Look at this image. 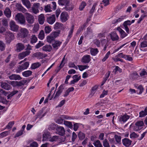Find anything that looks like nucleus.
Listing matches in <instances>:
<instances>
[{
	"label": "nucleus",
	"mask_w": 147,
	"mask_h": 147,
	"mask_svg": "<svg viewBox=\"0 0 147 147\" xmlns=\"http://www.w3.org/2000/svg\"><path fill=\"white\" fill-rule=\"evenodd\" d=\"M29 34L28 30L26 28H21L17 34V37L20 39H24L27 37Z\"/></svg>",
	"instance_id": "obj_1"
},
{
	"label": "nucleus",
	"mask_w": 147,
	"mask_h": 147,
	"mask_svg": "<svg viewBox=\"0 0 147 147\" xmlns=\"http://www.w3.org/2000/svg\"><path fill=\"white\" fill-rule=\"evenodd\" d=\"M15 20L21 24H24L26 22L24 16L21 13H18L16 15Z\"/></svg>",
	"instance_id": "obj_2"
},
{
	"label": "nucleus",
	"mask_w": 147,
	"mask_h": 147,
	"mask_svg": "<svg viewBox=\"0 0 147 147\" xmlns=\"http://www.w3.org/2000/svg\"><path fill=\"white\" fill-rule=\"evenodd\" d=\"M70 3V0H58V3L59 5L65 6L66 10H72L73 7L72 6L68 7Z\"/></svg>",
	"instance_id": "obj_3"
},
{
	"label": "nucleus",
	"mask_w": 147,
	"mask_h": 147,
	"mask_svg": "<svg viewBox=\"0 0 147 147\" xmlns=\"http://www.w3.org/2000/svg\"><path fill=\"white\" fill-rule=\"evenodd\" d=\"M29 63L28 62H25L23 64L18 65L16 70L17 73L21 72L22 71L26 69L29 67Z\"/></svg>",
	"instance_id": "obj_4"
},
{
	"label": "nucleus",
	"mask_w": 147,
	"mask_h": 147,
	"mask_svg": "<svg viewBox=\"0 0 147 147\" xmlns=\"http://www.w3.org/2000/svg\"><path fill=\"white\" fill-rule=\"evenodd\" d=\"M15 38L14 34L10 31H7L5 34V40L7 43H9Z\"/></svg>",
	"instance_id": "obj_5"
},
{
	"label": "nucleus",
	"mask_w": 147,
	"mask_h": 147,
	"mask_svg": "<svg viewBox=\"0 0 147 147\" xmlns=\"http://www.w3.org/2000/svg\"><path fill=\"white\" fill-rule=\"evenodd\" d=\"M9 26L10 30L16 32L18 30L19 26L16 24L14 21L13 20L10 21L9 23Z\"/></svg>",
	"instance_id": "obj_6"
},
{
	"label": "nucleus",
	"mask_w": 147,
	"mask_h": 147,
	"mask_svg": "<svg viewBox=\"0 0 147 147\" xmlns=\"http://www.w3.org/2000/svg\"><path fill=\"white\" fill-rule=\"evenodd\" d=\"M143 121H137L135 124L134 127V130L135 131H138L142 128V126L144 125Z\"/></svg>",
	"instance_id": "obj_7"
},
{
	"label": "nucleus",
	"mask_w": 147,
	"mask_h": 147,
	"mask_svg": "<svg viewBox=\"0 0 147 147\" xmlns=\"http://www.w3.org/2000/svg\"><path fill=\"white\" fill-rule=\"evenodd\" d=\"M25 15L26 20L30 24L33 23L34 20V16L28 12L26 13Z\"/></svg>",
	"instance_id": "obj_8"
},
{
	"label": "nucleus",
	"mask_w": 147,
	"mask_h": 147,
	"mask_svg": "<svg viewBox=\"0 0 147 147\" xmlns=\"http://www.w3.org/2000/svg\"><path fill=\"white\" fill-rule=\"evenodd\" d=\"M69 18L67 12H62L60 16V19L61 22H65L67 21Z\"/></svg>",
	"instance_id": "obj_9"
},
{
	"label": "nucleus",
	"mask_w": 147,
	"mask_h": 147,
	"mask_svg": "<svg viewBox=\"0 0 147 147\" xmlns=\"http://www.w3.org/2000/svg\"><path fill=\"white\" fill-rule=\"evenodd\" d=\"M56 130L57 133L60 135L63 136L65 134V130L63 127L57 126Z\"/></svg>",
	"instance_id": "obj_10"
},
{
	"label": "nucleus",
	"mask_w": 147,
	"mask_h": 147,
	"mask_svg": "<svg viewBox=\"0 0 147 147\" xmlns=\"http://www.w3.org/2000/svg\"><path fill=\"white\" fill-rule=\"evenodd\" d=\"M30 53V51L26 50L25 51L20 53L18 56V59H22L26 56L29 55Z\"/></svg>",
	"instance_id": "obj_11"
},
{
	"label": "nucleus",
	"mask_w": 147,
	"mask_h": 147,
	"mask_svg": "<svg viewBox=\"0 0 147 147\" xmlns=\"http://www.w3.org/2000/svg\"><path fill=\"white\" fill-rule=\"evenodd\" d=\"M47 55L43 54L41 52H37L34 53L32 55L33 57H35L38 59H42L47 56Z\"/></svg>",
	"instance_id": "obj_12"
},
{
	"label": "nucleus",
	"mask_w": 147,
	"mask_h": 147,
	"mask_svg": "<svg viewBox=\"0 0 147 147\" xmlns=\"http://www.w3.org/2000/svg\"><path fill=\"white\" fill-rule=\"evenodd\" d=\"M39 5L40 4L39 3H34L32 7V12L35 14H36L38 13L39 12L38 9L39 7Z\"/></svg>",
	"instance_id": "obj_13"
},
{
	"label": "nucleus",
	"mask_w": 147,
	"mask_h": 147,
	"mask_svg": "<svg viewBox=\"0 0 147 147\" xmlns=\"http://www.w3.org/2000/svg\"><path fill=\"white\" fill-rule=\"evenodd\" d=\"M47 20L49 24L51 25L53 24L56 20L55 15H52L48 17L47 18Z\"/></svg>",
	"instance_id": "obj_14"
},
{
	"label": "nucleus",
	"mask_w": 147,
	"mask_h": 147,
	"mask_svg": "<svg viewBox=\"0 0 147 147\" xmlns=\"http://www.w3.org/2000/svg\"><path fill=\"white\" fill-rule=\"evenodd\" d=\"M109 35L113 41L118 40L119 39V36L115 32H111L109 34Z\"/></svg>",
	"instance_id": "obj_15"
},
{
	"label": "nucleus",
	"mask_w": 147,
	"mask_h": 147,
	"mask_svg": "<svg viewBox=\"0 0 147 147\" xmlns=\"http://www.w3.org/2000/svg\"><path fill=\"white\" fill-rule=\"evenodd\" d=\"M130 116L125 114L123 116H121L119 118V121L121 123L125 122L129 118Z\"/></svg>",
	"instance_id": "obj_16"
},
{
	"label": "nucleus",
	"mask_w": 147,
	"mask_h": 147,
	"mask_svg": "<svg viewBox=\"0 0 147 147\" xmlns=\"http://www.w3.org/2000/svg\"><path fill=\"white\" fill-rule=\"evenodd\" d=\"M90 60V56L87 55H84L81 59L82 62L85 63H89Z\"/></svg>",
	"instance_id": "obj_17"
},
{
	"label": "nucleus",
	"mask_w": 147,
	"mask_h": 147,
	"mask_svg": "<svg viewBox=\"0 0 147 147\" xmlns=\"http://www.w3.org/2000/svg\"><path fill=\"white\" fill-rule=\"evenodd\" d=\"M131 24V22L130 20H127L124 22L123 24V25L127 33H129V30L127 26H130Z\"/></svg>",
	"instance_id": "obj_18"
},
{
	"label": "nucleus",
	"mask_w": 147,
	"mask_h": 147,
	"mask_svg": "<svg viewBox=\"0 0 147 147\" xmlns=\"http://www.w3.org/2000/svg\"><path fill=\"white\" fill-rule=\"evenodd\" d=\"M109 45L108 41L105 39H102L101 40L100 46L104 47L103 50H105L107 47Z\"/></svg>",
	"instance_id": "obj_19"
},
{
	"label": "nucleus",
	"mask_w": 147,
	"mask_h": 147,
	"mask_svg": "<svg viewBox=\"0 0 147 147\" xmlns=\"http://www.w3.org/2000/svg\"><path fill=\"white\" fill-rule=\"evenodd\" d=\"M16 51L18 52H20L23 50L25 47L24 45L20 43L17 44L16 45Z\"/></svg>",
	"instance_id": "obj_20"
},
{
	"label": "nucleus",
	"mask_w": 147,
	"mask_h": 147,
	"mask_svg": "<svg viewBox=\"0 0 147 147\" xmlns=\"http://www.w3.org/2000/svg\"><path fill=\"white\" fill-rule=\"evenodd\" d=\"M123 144L126 147H128L131 144V141L127 138H125L122 140Z\"/></svg>",
	"instance_id": "obj_21"
},
{
	"label": "nucleus",
	"mask_w": 147,
	"mask_h": 147,
	"mask_svg": "<svg viewBox=\"0 0 147 147\" xmlns=\"http://www.w3.org/2000/svg\"><path fill=\"white\" fill-rule=\"evenodd\" d=\"M1 86L2 88L6 90H9L11 88L9 83H1Z\"/></svg>",
	"instance_id": "obj_22"
},
{
	"label": "nucleus",
	"mask_w": 147,
	"mask_h": 147,
	"mask_svg": "<svg viewBox=\"0 0 147 147\" xmlns=\"http://www.w3.org/2000/svg\"><path fill=\"white\" fill-rule=\"evenodd\" d=\"M62 42L59 41L57 40L55 41L52 44V46L54 49L57 50L61 44Z\"/></svg>",
	"instance_id": "obj_23"
},
{
	"label": "nucleus",
	"mask_w": 147,
	"mask_h": 147,
	"mask_svg": "<svg viewBox=\"0 0 147 147\" xmlns=\"http://www.w3.org/2000/svg\"><path fill=\"white\" fill-rule=\"evenodd\" d=\"M9 78L11 80H19L22 79V78L19 75L16 74H12L10 76Z\"/></svg>",
	"instance_id": "obj_24"
},
{
	"label": "nucleus",
	"mask_w": 147,
	"mask_h": 147,
	"mask_svg": "<svg viewBox=\"0 0 147 147\" xmlns=\"http://www.w3.org/2000/svg\"><path fill=\"white\" fill-rule=\"evenodd\" d=\"M22 3L27 8L29 9L31 7L30 3L29 0H21Z\"/></svg>",
	"instance_id": "obj_25"
},
{
	"label": "nucleus",
	"mask_w": 147,
	"mask_h": 147,
	"mask_svg": "<svg viewBox=\"0 0 147 147\" xmlns=\"http://www.w3.org/2000/svg\"><path fill=\"white\" fill-rule=\"evenodd\" d=\"M45 20L44 15L43 14H41L38 17V21L39 24H44Z\"/></svg>",
	"instance_id": "obj_26"
},
{
	"label": "nucleus",
	"mask_w": 147,
	"mask_h": 147,
	"mask_svg": "<svg viewBox=\"0 0 147 147\" xmlns=\"http://www.w3.org/2000/svg\"><path fill=\"white\" fill-rule=\"evenodd\" d=\"M117 30L119 31L121 34V36L123 38L127 36V34L125 32L122 30L120 28L118 27L117 28Z\"/></svg>",
	"instance_id": "obj_27"
},
{
	"label": "nucleus",
	"mask_w": 147,
	"mask_h": 147,
	"mask_svg": "<svg viewBox=\"0 0 147 147\" xmlns=\"http://www.w3.org/2000/svg\"><path fill=\"white\" fill-rule=\"evenodd\" d=\"M43 109H42L38 111L36 115L37 118H39L40 119H41L46 115L47 113L46 112H45L42 115H41L43 113Z\"/></svg>",
	"instance_id": "obj_28"
},
{
	"label": "nucleus",
	"mask_w": 147,
	"mask_h": 147,
	"mask_svg": "<svg viewBox=\"0 0 147 147\" xmlns=\"http://www.w3.org/2000/svg\"><path fill=\"white\" fill-rule=\"evenodd\" d=\"M5 16L8 18H10L11 16V12L9 9L6 8L4 11Z\"/></svg>",
	"instance_id": "obj_29"
},
{
	"label": "nucleus",
	"mask_w": 147,
	"mask_h": 147,
	"mask_svg": "<svg viewBox=\"0 0 147 147\" xmlns=\"http://www.w3.org/2000/svg\"><path fill=\"white\" fill-rule=\"evenodd\" d=\"M50 134L49 132H46L43 135V140L46 141L50 137Z\"/></svg>",
	"instance_id": "obj_30"
},
{
	"label": "nucleus",
	"mask_w": 147,
	"mask_h": 147,
	"mask_svg": "<svg viewBox=\"0 0 147 147\" xmlns=\"http://www.w3.org/2000/svg\"><path fill=\"white\" fill-rule=\"evenodd\" d=\"M52 49V47L50 45H46L42 48V50L45 51L50 52L51 51Z\"/></svg>",
	"instance_id": "obj_31"
},
{
	"label": "nucleus",
	"mask_w": 147,
	"mask_h": 147,
	"mask_svg": "<svg viewBox=\"0 0 147 147\" xmlns=\"http://www.w3.org/2000/svg\"><path fill=\"white\" fill-rule=\"evenodd\" d=\"M147 115V107L144 110V111H141L139 113V117H142Z\"/></svg>",
	"instance_id": "obj_32"
},
{
	"label": "nucleus",
	"mask_w": 147,
	"mask_h": 147,
	"mask_svg": "<svg viewBox=\"0 0 147 147\" xmlns=\"http://www.w3.org/2000/svg\"><path fill=\"white\" fill-rule=\"evenodd\" d=\"M135 87L137 89L136 91L137 93L139 94H141L144 90V88L141 85H140L138 87L136 86Z\"/></svg>",
	"instance_id": "obj_33"
},
{
	"label": "nucleus",
	"mask_w": 147,
	"mask_h": 147,
	"mask_svg": "<svg viewBox=\"0 0 147 147\" xmlns=\"http://www.w3.org/2000/svg\"><path fill=\"white\" fill-rule=\"evenodd\" d=\"M73 78V80L71 81V83H73V82H77L80 79V76H78L77 75H74Z\"/></svg>",
	"instance_id": "obj_34"
},
{
	"label": "nucleus",
	"mask_w": 147,
	"mask_h": 147,
	"mask_svg": "<svg viewBox=\"0 0 147 147\" xmlns=\"http://www.w3.org/2000/svg\"><path fill=\"white\" fill-rule=\"evenodd\" d=\"M32 72L30 70H27L22 73L23 76L24 77H28L30 76Z\"/></svg>",
	"instance_id": "obj_35"
},
{
	"label": "nucleus",
	"mask_w": 147,
	"mask_h": 147,
	"mask_svg": "<svg viewBox=\"0 0 147 147\" xmlns=\"http://www.w3.org/2000/svg\"><path fill=\"white\" fill-rule=\"evenodd\" d=\"M90 52L92 55L95 56L98 53V51L97 49L91 48Z\"/></svg>",
	"instance_id": "obj_36"
},
{
	"label": "nucleus",
	"mask_w": 147,
	"mask_h": 147,
	"mask_svg": "<svg viewBox=\"0 0 147 147\" xmlns=\"http://www.w3.org/2000/svg\"><path fill=\"white\" fill-rule=\"evenodd\" d=\"M74 90V88L73 87L69 88L65 92V94L63 95V96L67 97L69 94V93L70 92L73 91Z\"/></svg>",
	"instance_id": "obj_37"
},
{
	"label": "nucleus",
	"mask_w": 147,
	"mask_h": 147,
	"mask_svg": "<svg viewBox=\"0 0 147 147\" xmlns=\"http://www.w3.org/2000/svg\"><path fill=\"white\" fill-rule=\"evenodd\" d=\"M93 144L95 147H103L101 143L98 140L94 142Z\"/></svg>",
	"instance_id": "obj_38"
},
{
	"label": "nucleus",
	"mask_w": 147,
	"mask_h": 147,
	"mask_svg": "<svg viewBox=\"0 0 147 147\" xmlns=\"http://www.w3.org/2000/svg\"><path fill=\"white\" fill-rule=\"evenodd\" d=\"M18 92V90H14L11 92L7 96L8 99H10L14 95Z\"/></svg>",
	"instance_id": "obj_39"
},
{
	"label": "nucleus",
	"mask_w": 147,
	"mask_h": 147,
	"mask_svg": "<svg viewBox=\"0 0 147 147\" xmlns=\"http://www.w3.org/2000/svg\"><path fill=\"white\" fill-rule=\"evenodd\" d=\"M40 66V64L39 62H37L32 64L31 66V68L32 69H35Z\"/></svg>",
	"instance_id": "obj_40"
},
{
	"label": "nucleus",
	"mask_w": 147,
	"mask_h": 147,
	"mask_svg": "<svg viewBox=\"0 0 147 147\" xmlns=\"http://www.w3.org/2000/svg\"><path fill=\"white\" fill-rule=\"evenodd\" d=\"M38 38L41 40H43L45 37V33L43 30H41L38 35Z\"/></svg>",
	"instance_id": "obj_41"
},
{
	"label": "nucleus",
	"mask_w": 147,
	"mask_h": 147,
	"mask_svg": "<svg viewBox=\"0 0 147 147\" xmlns=\"http://www.w3.org/2000/svg\"><path fill=\"white\" fill-rule=\"evenodd\" d=\"M64 124L65 125L70 129H72L73 128V125L71 122L70 121H64Z\"/></svg>",
	"instance_id": "obj_42"
},
{
	"label": "nucleus",
	"mask_w": 147,
	"mask_h": 147,
	"mask_svg": "<svg viewBox=\"0 0 147 147\" xmlns=\"http://www.w3.org/2000/svg\"><path fill=\"white\" fill-rule=\"evenodd\" d=\"M51 26H46L45 28V31L46 34H49L51 31Z\"/></svg>",
	"instance_id": "obj_43"
},
{
	"label": "nucleus",
	"mask_w": 147,
	"mask_h": 147,
	"mask_svg": "<svg viewBox=\"0 0 147 147\" xmlns=\"http://www.w3.org/2000/svg\"><path fill=\"white\" fill-rule=\"evenodd\" d=\"M37 40V37L34 35H32L31 37V43L32 44L36 43Z\"/></svg>",
	"instance_id": "obj_44"
},
{
	"label": "nucleus",
	"mask_w": 147,
	"mask_h": 147,
	"mask_svg": "<svg viewBox=\"0 0 147 147\" xmlns=\"http://www.w3.org/2000/svg\"><path fill=\"white\" fill-rule=\"evenodd\" d=\"M78 67L79 68L80 71H82L85 69H88L89 67L86 65H78Z\"/></svg>",
	"instance_id": "obj_45"
},
{
	"label": "nucleus",
	"mask_w": 147,
	"mask_h": 147,
	"mask_svg": "<svg viewBox=\"0 0 147 147\" xmlns=\"http://www.w3.org/2000/svg\"><path fill=\"white\" fill-rule=\"evenodd\" d=\"M39 26L38 24H35L33 29V32L34 33L36 32L39 30Z\"/></svg>",
	"instance_id": "obj_46"
},
{
	"label": "nucleus",
	"mask_w": 147,
	"mask_h": 147,
	"mask_svg": "<svg viewBox=\"0 0 147 147\" xmlns=\"http://www.w3.org/2000/svg\"><path fill=\"white\" fill-rule=\"evenodd\" d=\"M52 8L50 5H48L45 7V10L46 12H50L52 11Z\"/></svg>",
	"instance_id": "obj_47"
},
{
	"label": "nucleus",
	"mask_w": 147,
	"mask_h": 147,
	"mask_svg": "<svg viewBox=\"0 0 147 147\" xmlns=\"http://www.w3.org/2000/svg\"><path fill=\"white\" fill-rule=\"evenodd\" d=\"M62 25V24L61 23L57 22L54 25V28L55 29H59L61 27Z\"/></svg>",
	"instance_id": "obj_48"
},
{
	"label": "nucleus",
	"mask_w": 147,
	"mask_h": 147,
	"mask_svg": "<svg viewBox=\"0 0 147 147\" xmlns=\"http://www.w3.org/2000/svg\"><path fill=\"white\" fill-rule=\"evenodd\" d=\"M60 34L59 31H54L52 32L50 34L55 39L59 36Z\"/></svg>",
	"instance_id": "obj_49"
},
{
	"label": "nucleus",
	"mask_w": 147,
	"mask_h": 147,
	"mask_svg": "<svg viewBox=\"0 0 147 147\" xmlns=\"http://www.w3.org/2000/svg\"><path fill=\"white\" fill-rule=\"evenodd\" d=\"M78 136L80 140H83L85 138V135L82 132H79L78 134Z\"/></svg>",
	"instance_id": "obj_50"
},
{
	"label": "nucleus",
	"mask_w": 147,
	"mask_h": 147,
	"mask_svg": "<svg viewBox=\"0 0 147 147\" xmlns=\"http://www.w3.org/2000/svg\"><path fill=\"white\" fill-rule=\"evenodd\" d=\"M56 126H58L57 125H55L54 123H51L50 124L49 127L48 129L50 130H54L55 129L56 127Z\"/></svg>",
	"instance_id": "obj_51"
},
{
	"label": "nucleus",
	"mask_w": 147,
	"mask_h": 147,
	"mask_svg": "<svg viewBox=\"0 0 147 147\" xmlns=\"http://www.w3.org/2000/svg\"><path fill=\"white\" fill-rule=\"evenodd\" d=\"M53 36H51V34L47 37V41L49 43H51L53 40L55 38L52 37Z\"/></svg>",
	"instance_id": "obj_52"
},
{
	"label": "nucleus",
	"mask_w": 147,
	"mask_h": 147,
	"mask_svg": "<svg viewBox=\"0 0 147 147\" xmlns=\"http://www.w3.org/2000/svg\"><path fill=\"white\" fill-rule=\"evenodd\" d=\"M103 144L104 147H110L109 143L106 139H105L103 141Z\"/></svg>",
	"instance_id": "obj_53"
},
{
	"label": "nucleus",
	"mask_w": 147,
	"mask_h": 147,
	"mask_svg": "<svg viewBox=\"0 0 147 147\" xmlns=\"http://www.w3.org/2000/svg\"><path fill=\"white\" fill-rule=\"evenodd\" d=\"M147 74V72L144 69H143L140 73V76L142 77H144L145 75Z\"/></svg>",
	"instance_id": "obj_54"
},
{
	"label": "nucleus",
	"mask_w": 147,
	"mask_h": 147,
	"mask_svg": "<svg viewBox=\"0 0 147 147\" xmlns=\"http://www.w3.org/2000/svg\"><path fill=\"white\" fill-rule=\"evenodd\" d=\"M68 66L69 67L74 68L76 70L78 69V67L76 66L75 64L72 62L69 63Z\"/></svg>",
	"instance_id": "obj_55"
},
{
	"label": "nucleus",
	"mask_w": 147,
	"mask_h": 147,
	"mask_svg": "<svg viewBox=\"0 0 147 147\" xmlns=\"http://www.w3.org/2000/svg\"><path fill=\"white\" fill-rule=\"evenodd\" d=\"M86 3L84 2H82L81 4L79 7V9L80 10H82L86 6Z\"/></svg>",
	"instance_id": "obj_56"
},
{
	"label": "nucleus",
	"mask_w": 147,
	"mask_h": 147,
	"mask_svg": "<svg viewBox=\"0 0 147 147\" xmlns=\"http://www.w3.org/2000/svg\"><path fill=\"white\" fill-rule=\"evenodd\" d=\"M139 76L138 75L137 73L136 72H134L131 75V77L133 79H135L138 78Z\"/></svg>",
	"instance_id": "obj_57"
},
{
	"label": "nucleus",
	"mask_w": 147,
	"mask_h": 147,
	"mask_svg": "<svg viewBox=\"0 0 147 147\" xmlns=\"http://www.w3.org/2000/svg\"><path fill=\"white\" fill-rule=\"evenodd\" d=\"M5 44L2 41H0V50L3 51L5 49Z\"/></svg>",
	"instance_id": "obj_58"
},
{
	"label": "nucleus",
	"mask_w": 147,
	"mask_h": 147,
	"mask_svg": "<svg viewBox=\"0 0 147 147\" xmlns=\"http://www.w3.org/2000/svg\"><path fill=\"white\" fill-rule=\"evenodd\" d=\"M140 48H145L147 47V41H144L142 42L140 44Z\"/></svg>",
	"instance_id": "obj_59"
},
{
	"label": "nucleus",
	"mask_w": 147,
	"mask_h": 147,
	"mask_svg": "<svg viewBox=\"0 0 147 147\" xmlns=\"http://www.w3.org/2000/svg\"><path fill=\"white\" fill-rule=\"evenodd\" d=\"M111 54L110 51H109L105 55V57L102 59V61L103 62H104L108 58L109 55Z\"/></svg>",
	"instance_id": "obj_60"
},
{
	"label": "nucleus",
	"mask_w": 147,
	"mask_h": 147,
	"mask_svg": "<svg viewBox=\"0 0 147 147\" xmlns=\"http://www.w3.org/2000/svg\"><path fill=\"white\" fill-rule=\"evenodd\" d=\"M124 59L126 60H128L129 61H131L133 60L132 57H131L130 55H125Z\"/></svg>",
	"instance_id": "obj_61"
},
{
	"label": "nucleus",
	"mask_w": 147,
	"mask_h": 147,
	"mask_svg": "<svg viewBox=\"0 0 147 147\" xmlns=\"http://www.w3.org/2000/svg\"><path fill=\"white\" fill-rule=\"evenodd\" d=\"M115 138L117 143H119L121 142V137L116 135L115 136Z\"/></svg>",
	"instance_id": "obj_62"
},
{
	"label": "nucleus",
	"mask_w": 147,
	"mask_h": 147,
	"mask_svg": "<svg viewBox=\"0 0 147 147\" xmlns=\"http://www.w3.org/2000/svg\"><path fill=\"white\" fill-rule=\"evenodd\" d=\"M59 139V136H53L51 139L50 140L51 142L57 141Z\"/></svg>",
	"instance_id": "obj_63"
},
{
	"label": "nucleus",
	"mask_w": 147,
	"mask_h": 147,
	"mask_svg": "<svg viewBox=\"0 0 147 147\" xmlns=\"http://www.w3.org/2000/svg\"><path fill=\"white\" fill-rule=\"evenodd\" d=\"M14 124V122L11 121L9 122L8 124L6 126V128L8 129L11 128Z\"/></svg>",
	"instance_id": "obj_64"
}]
</instances>
